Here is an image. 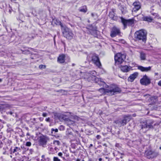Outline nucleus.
<instances>
[{"mask_svg":"<svg viewBox=\"0 0 161 161\" xmlns=\"http://www.w3.org/2000/svg\"><path fill=\"white\" fill-rule=\"evenodd\" d=\"M28 49H29L30 50H32L33 51H34V50L33 48H28Z\"/></svg>","mask_w":161,"mask_h":161,"instance_id":"obj_44","label":"nucleus"},{"mask_svg":"<svg viewBox=\"0 0 161 161\" xmlns=\"http://www.w3.org/2000/svg\"><path fill=\"white\" fill-rule=\"evenodd\" d=\"M103 146H105V147H107V145L106 143H104V144H103Z\"/></svg>","mask_w":161,"mask_h":161,"instance_id":"obj_49","label":"nucleus"},{"mask_svg":"<svg viewBox=\"0 0 161 161\" xmlns=\"http://www.w3.org/2000/svg\"><path fill=\"white\" fill-rule=\"evenodd\" d=\"M158 74V73H155V75H157Z\"/></svg>","mask_w":161,"mask_h":161,"instance_id":"obj_62","label":"nucleus"},{"mask_svg":"<svg viewBox=\"0 0 161 161\" xmlns=\"http://www.w3.org/2000/svg\"><path fill=\"white\" fill-rule=\"evenodd\" d=\"M16 0H11V1H16Z\"/></svg>","mask_w":161,"mask_h":161,"instance_id":"obj_58","label":"nucleus"},{"mask_svg":"<svg viewBox=\"0 0 161 161\" xmlns=\"http://www.w3.org/2000/svg\"><path fill=\"white\" fill-rule=\"evenodd\" d=\"M125 58V56L124 54L120 53H118L114 56V60L115 62L118 63V64L122 63Z\"/></svg>","mask_w":161,"mask_h":161,"instance_id":"obj_9","label":"nucleus"},{"mask_svg":"<svg viewBox=\"0 0 161 161\" xmlns=\"http://www.w3.org/2000/svg\"><path fill=\"white\" fill-rule=\"evenodd\" d=\"M46 121L48 122H50V119L49 118H47L45 119Z\"/></svg>","mask_w":161,"mask_h":161,"instance_id":"obj_41","label":"nucleus"},{"mask_svg":"<svg viewBox=\"0 0 161 161\" xmlns=\"http://www.w3.org/2000/svg\"><path fill=\"white\" fill-rule=\"evenodd\" d=\"M147 123V128L149 129H154L157 130V129L159 127V124L157 122L155 123L154 121L153 120H146Z\"/></svg>","mask_w":161,"mask_h":161,"instance_id":"obj_7","label":"nucleus"},{"mask_svg":"<svg viewBox=\"0 0 161 161\" xmlns=\"http://www.w3.org/2000/svg\"><path fill=\"white\" fill-rule=\"evenodd\" d=\"M79 10L80 12H82L84 13H86L87 11V9L86 6H84L80 8Z\"/></svg>","mask_w":161,"mask_h":161,"instance_id":"obj_24","label":"nucleus"},{"mask_svg":"<svg viewBox=\"0 0 161 161\" xmlns=\"http://www.w3.org/2000/svg\"><path fill=\"white\" fill-rule=\"evenodd\" d=\"M45 157V156L44 155H42V158H43Z\"/></svg>","mask_w":161,"mask_h":161,"instance_id":"obj_53","label":"nucleus"},{"mask_svg":"<svg viewBox=\"0 0 161 161\" xmlns=\"http://www.w3.org/2000/svg\"><path fill=\"white\" fill-rule=\"evenodd\" d=\"M55 23L57 25H60L61 28V29H62V26H65V25H64L58 19H56L55 20Z\"/></svg>","mask_w":161,"mask_h":161,"instance_id":"obj_25","label":"nucleus"},{"mask_svg":"<svg viewBox=\"0 0 161 161\" xmlns=\"http://www.w3.org/2000/svg\"><path fill=\"white\" fill-rule=\"evenodd\" d=\"M131 118L130 115L128 114L123 116V119L121 120H117L115 122L117 124L122 126L125 125L127 123L130 121Z\"/></svg>","mask_w":161,"mask_h":161,"instance_id":"obj_6","label":"nucleus"},{"mask_svg":"<svg viewBox=\"0 0 161 161\" xmlns=\"http://www.w3.org/2000/svg\"><path fill=\"white\" fill-rule=\"evenodd\" d=\"M63 91L62 90H58V91H57V92H61V91Z\"/></svg>","mask_w":161,"mask_h":161,"instance_id":"obj_52","label":"nucleus"},{"mask_svg":"<svg viewBox=\"0 0 161 161\" xmlns=\"http://www.w3.org/2000/svg\"><path fill=\"white\" fill-rule=\"evenodd\" d=\"M58 156H60L61 158H63V159H65L64 157H62V156L63 155V154H62V153H61V152L59 153H58Z\"/></svg>","mask_w":161,"mask_h":161,"instance_id":"obj_35","label":"nucleus"},{"mask_svg":"<svg viewBox=\"0 0 161 161\" xmlns=\"http://www.w3.org/2000/svg\"><path fill=\"white\" fill-rule=\"evenodd\" d=\"M138 75L137 72H135L133 74L131 75L128 77V81L130 82L133 81L135 79H136Z\"/></svg>","mask_w":161,"mask_h":161,"instance_id":"obj_19","label":"nucleus"},{"mask_svg":"<svg viewBox=\"0 0 161 161\" xmlns=\"http://www.w3.org/2000/svg\"><path fill=\"white\" fill-rule=\"evenodd\" d=\"M99 135H97V139H98V137H99Z\"/></svg>","mask_w":161,"mask_h":161,"instance_id":"obj_54","label":"nucleus"},{"mask_svg":"<svg viewBox=\"0 0 161 161\" xmlns=\"http://www.w3.org/2000/svg\"><path fill=\"white\" fill-rule=\"evenodd\" d=\"M65 55L64 54H61L58 57L57 61L58 62L62 64L65 62Z\"/></svg>","mask_w":161,"mask_h":161,"instance_id":"obj_20","label":"nucleus"},{"mask_svg":"<svg viewBox=\"0 0 161 161\" xmlns=\"http://www.w3.org/2000/svg\"><path fill=\"white\" fill-rule=\"evenodd\" d=\"M158 84L159 86H161V80L158 81Z\"/></svg>","mask_w":161,"mask_h":161,"instance_id":"obj_43","label":"nucleus"},{"mask_svg":"<svg viewBox=\"0 0 161 161\" xmlns=\"http://www.w3.org/2000/svg\"><path fill=\"white\" fill-rule=\"evenodd\" d=\"M134 7L132 9V12H136L139 10L141 8V5L140 3L139 2H135L133 4Z\"/></svg>","mask_w":161,"mask_h":161,"instance_id":"obj_12","label":"nucleus"},{"mask_svg":"<svg viewBox=\"0 0 161 161\" xmlns=\"http://www.w3.org/2000/svg\"><path fill=\"white\" fill-rule=\"evenodd\" d=\"M76 161H80V160L79 159H78L76 160Z\"/></svg>","mask_w":161,"mask_h":161,"instance_id":"obj_55","label":"nucleus"},{"mask_svg":"<svg viewBox=\"0 0 161 161\" xmlns=\"http://www.w3.org/2000/svg\"><path fill=\"white\" fill-rule=\"evenodd\" d=\"M105 158L106 159H108V160H109V158L108 157H105Z\"/></svg>","mask_w":161,"mask_h":161,"instance_id":"obj_47","label":"nucleus"},{"mask_svg":"<svg viewBox=\"0 0 161 161\" xmlns=\"http://www.w3.org/2000/svg\"><path fill=\"white\" fill-rule=\"evenodd\" d=\"M75 65V64L73 63L72 64V66H74Z\"/></svg>","mask_w":161,"mask_h":161,"instance_id":"obj_51","label":"nucleus"},{"mask_svg":"<svg viewBox=\"0 0 161 161\" xmlns=\"http://www.w3.org/2000/svg\"><path fill=\"white\" fill-rule=\"evenodd\" d=\"M106 94L109 95H113L121 92V90L117 86L112 85L107 89L103 88Z\"/></svg>","mask_w":161,"mask_h":161,"instance_id":"obj_2","label":"nucleus"},{"mask_svg":"<svg viewBox=\"0 0 161 161\" xmlns=\"http://www.w3.org/2000/svg\"><path fill=\"white\" fill-rule=\"evenodd\" d=\"M121 32L119 28L114 26L110 30V36L112 37H114L117 36H120Z\"/></svg>","mask_w":161,"mask_h":161,"instance_id":"obj_8","label":"nucleus"},{"mask_svg":"<svg viewBox=\"0 0 161 161\" xmlns=\"http://www.w3.org/2000/svg\"><path fill=\"white\" fill-rule=\"evenodd\" d=\"M90 77L92 80L95 81V82H97L100 86L103 87L104 86L106 85L105 83L104 82L100 80H99V79L97 78L96 76L92 75L90 76Z\"/></svg>","mask_w":161,"mask_h":161,"instance_id":"obj_14","label":"nucleus"},{"mask_svg":"<svg viewBox=\"0 0 161 161\" xmlns=\"http://www.w3.org/2000/svg\"><path fill=\"white\" fill-rule=\"evenodd\" d=\"M120 68L121 71L124 72H128L133 69L131 66L126 65L121 66Z\"/></svg>","mask_w":161,"mask_h":161,"instance_id":"obj_15","label":"nucleus"},{"mask_svg":"<svg viewBox=\"0 0 161 161\" xmlns=\"http://www.w3.org/2000/svg\"><path fill=\"white\" fill-rule=\"evenodd\" d=\"M115 10L113 9L112 11L110 12L109 13V16L111 19L114 20H116L117 19V17L115 13Z\"/></svg>","mask_w":161,"mask_h":161,"instance_id":"obj_18","label":"nucleus"},{"mask_svg":"<svg viewBox=\"0 0 161 161\" xmlns=\"http://www.w3.org/2000/svg\"><path fill=\"white\" fill-rule=\"evenodd\" d=\"M67 121L69 125L73 124H74V122L70 119H68Z\"/></svg>","mask_w":161,"mask_h":161,"instance_id":"obj_32","label":"nucleus"},{"mask_svg":"<svg viewBox=\"0 0 161 161\" xmlns=\"http://www.w3.org/2000/svg\"><path fill=\"white\" fill-rule=\"evenodd\" d=\"M158 98V97L157 96H153V97H152V99H154L155 100H156Z\"/></svg>","mask_w":161,"mask_h":161,"instance_id":"obj_40","label":"nucleus"},{"mask_svg":"<svg viewBox=\"0 0 161 161\" xmlns=\"http://www.w3.org/2000/svg\"><path fill=\"white\" fill-rule=\"evenodd\" d=\"M91 16H92V17H94V14L93 13H92L91 14Z\"/></svg>","mask_w":161,"mask_h":161,"instance_id":"obj_46","label":"nucleus"},{"mask_svg":"<svg viewBox=\"0 0 161 161\" xmlns=\"http://www.w3.org/2000/svg\"><path fill=\"white\" fill-rule=\"evenodd\" d=\"M54 161H60V159L58 158V157H54L53 158Z\"/></svg>","mask_w":161,"mask_h":161,"instance_id":"obj_36","label":"nucleus"},{"mask_svg":"<svg viewBox=\"0 0 161 161\" xmlns=\"http://www.w3.org/2000/svg\"><path fill=\"white\" fill-rule=\"evenodd\" d=\"M10 114H13L12 112H10Z\"/></svg>","mask_w":161,"mask_h":161,"instance_id":"obj_57","label":"nucleus"},{"mask_svg":"<svg viewBox=\"0 0 161 161\" xmlns=\"http://www.w3.org/2000/svg\"><path fill=\"white\" fill-rule=\"evenodd\" d=\"M31 143L30 142H26L25 145L26 146L30 147L31 145Z\"/></svg>","mask_w":161,"mask_h":161,"instance_id":"obj_33","label":"nucleus"},{"mask_svg":"<svg viewBox=\"0 0 161 161\" xmlns=\"http://www.w3.org/2000/svg\"><path fill=\"white\" fill-rule=\"evenodd\" d=\"M30 151V153L31 154H32L33 152V150L32 149H30L29 150Z\"/></svg>","mask_w":161,"mask_h":161,"instance_id":"obj_42","label":"nucleus"},{"mask_svg":"<svg viewBox=\"0 0 161 161\" xmlns=\"http://www.w3.org/2000/svg\"><path fill=\"white\" fill-rule=\"evenodd\" d=\"M86 28L89 30V31L90 32V34H92V32L90 31H92L93 32H94L95 34H96L97 35V32L96 31V26L95 25H89L88 27H86Z\"/></svg>","mask_w":161,"mask_h":161,"instance_id":"obj_17","label":"nucleus"},{"mask_svg":"<svg viewBox=\"0 0 161 161\" xmlns=\"http://www.w3.org/2000/svg\"><path fill=\"white\" fill-rule=\"evenodd\" d=\"M58 131V130L57 129H54L52 128L51 129V134L52 136H56L57 135V133Z\"/></svg>","mask_w":161,"mask_h":161,"instance_id":"obj_23","label":"nucleus"},{"mask_svg":"<svg viewBox=\"0 0 161 161\" xmlns=\"http://www.w3.org/2000/svg\"><path fill=\"white\" fill-rule=\"evenodd\" d=\"M132 115H133V117H135L136 116V114H133Z\"/></svg>","mask_w":161,"mask_h":161,"instance_id":"obj_45","label":"nucleus"},{"mask_svg":"<svg viewBox=\"0 0 161 161\" xmlns=\"http://www.w3.org/2000/svg\"><path fill=\"white\" fill-rule=\"evenodd\" d=\"M53 144L55 145H57L58 146H59L60 144V142L57 140H54L53 141Z\"/></svg>","mask_w":161,"mask_h":161,"instance_id":"obj_29","label":"nucleus"},{"mask_svg":"<svg viewBox=\"0 0 161 161\" xmlns=\"http://www.w3.org/2000/svg\"><path fill=\"white\" fill-rule=\"evenodd\" d=\"M59 129L60 130H63L64 129V127L63 125H61L59 127Z\"/></svg>","mask_w":161,"mask_h":161,"instance_id":"obj_38","label":"nucleus"},{"mask_svg":"<svg viewBox=\"0 0 161 161\" xmlns=\"http://www.w3.org/2000/svg\"><path fill=\"white\" fill-rule=\"evenodd\" d=\"M140 58L141 60H145L146 59V55L143 52L141 53Z\"/></svg>","mask_w":161,"mask_h":161,"instance_id":"obj_26","label":"nucleus"},{"mask_svg":"<svg viewBox=\"0 0 161 161\" xmlns=\"http://www.w3.org/2000/svg\"><path fill=\"white\" fill-rule=\"evenodd\" d=\"M5 108V106L4 105H0V111L3 110Z\"/></svg>","mask_w":161,"mask_h":161,"instance_id":"obj_34","label":"nucleus"},{"mask_svg":"<svg viewBox=\"0 0 161 161\" xmlns=\"http://www.w3.org/2000/svg\"><path fill=\"white\" fill-rule=\"evenodd\" d=\"M142 19L143 21L150 22H152L153 20V18L150 16H143Z\"/></svg>","mask_w":161,"mask_h":161,"instance_id":"obj_21","label":"nucleus"},{"mask_svg":"<svg viewBox=\"0 0 161 161\" xmlns=\"http://www.w3.org/2000/svg\"><path fill=\"white\" fill-rule=\"evenodd\" d=\"M49 138L47 136H40L39 140V142L40 144L41 145H45L47 144V143Z\"/></svg>","mask_w":161,"mask_h":161,"instance_id":"obj_13","label":"nucleus"},{"mask_svg":"<svg viewBox=\"0 0 161 161\" xmlns=\"http://www.w3.org/2000/svg\"><path fill=\"white\" fill-rule=\"evenodd\" d=\"M140 83L143 85L147 86L151 83V80L146 75H144L142 78L140 79Z\"/></svg>","mask_w":161,"mask_h":161,"instance_id":"obj_10","label":"nucleus"},{"mask_svg":"<svg viewBox=\"0 0 161 161\" xmlns=\"http://www.w3.org/2000/svg\"><path fill=\"white\" fill-rule=\"evenodd\" d=\"M39 68L40 69H45L46 68V66L44 65L41 64L39 66Z\"/></svg>","mask_w":161,"mask_h":161,"instance_id":"obj_31","label":"nucleus"},{"mask_svg":"<svg viewBox=\"0 0 161 161\" xmlns=\"http://www.w3.org/2000/svg\"><path fill=\"white\" fill-rule=\"evenodd\" d=\"M102 160V159L101 158H100L99 159V161H101Z\"/></svg>","mask_w":161,"mask_h":161,"instance_id":"obj_48","label":"nucleus"},{"mask_svg":"<svg viewBox=\"0 0 161 161\" xmlns=\"http://www.w3.org/2000/svg\"><path fill=\"white\" fill-rule=\"evenodd\" d=\"M140 127L141 128V130L143 129H147V123L146 121L144 122H141L140 125Z\"/></svg>","mask_w":161,"mask_h":161,"instance_id":"obj_22","label":"nucleus"},{"mask_svg":"<svg viewBox=\"0 0 161 161\" xmlns=\"http://www.w3.org/2000/svg\"><path fill=\"white\" fill-rule=\"evenodd\" d=\"M92 58V61L96 66L99 67L101 65L98 56L97 54H93Z\"/></svg>","mask_w":161,"mask_h":161,"instance_id":"obj_11","label":"nucleus"},{"mask_svg":"<svg viewBox=\"0 0 161 161\" xmlns=\"http://www.w3.org/2000/svg\"><path fill=\"white\" fill-rule=\"evenodd\" d=\"M57 115V114H55L54 115V116H55V117L56 116V115Z\"/></svg>","mask_w":161,"mask_h":161,"instance_id":"obj_61","label":"nucleus"},{"mask_svg":"<svg viewBox=\"0 0 161 161\" xmlns=\"http://www.w3.org/2000/svg\"><path fill=\"white\" fill-rule=\"evenodd\" d=\"M42 115L44 117H46L47 116V114L46 113H44L42 114Z\"/></svg>","mask_w":161,"mask_h":161,"instance_id":"obj_39","label":"nucleus"},{"mask_svg":"<svg viewBox=\"0 0 161 161\" xmlns=\"http://www.w3.org/2000/svg\"><path fill=\"white\" fill-rule=\"evenodd\" d=\"M147 32L146 31L141 30L136 31L135 33V38L136 41H140L144 43L147 40Z\"/></svg>","mask_w":161,"mask_h":161,"instance_id":"obj_1","label":"nucleus"},{"mask_svg":"<svg viewBox=\"0 0 161 161\" xmlns=\"http://www.w3.org/2000/svg\"><path fill=\"white\" fill-rule=\"evenodd\" d=\"M21 50L22 51V53L23 54H32V53L28 50Z\"/></svg>","mask_w":161,"mask_h":161,"instance_id":"obj_27","label":"nucleus"},{"mask_svg":"<svg viewBox=\"0 0 161 161\" xmlns=\"http://www.w3.org/2000/svg\"><path fill=\"white\" fill-rule=\"evenodd\" d=\"M120 158H123V157L122 156H121V157H120Z\"/></svg>","mask_w":161,"mask_h":161,"instance_id":"obj_63","label":"nucleus"},{"mask_svg":"<svg viewBox=\"0 0 161 161\" xmlns=\"http://www.w3.org/2000/svg\"><path fill=\"white\" fill-rule=\"evenodd\" d=\"M62 29L61 31L63 36L68 39L71 40L73 38L74 34L72 30L65 26H62Z\"/></svg>","mask_w":161,"mask_h":161,"instance_id":"obj_3","label":"nucleus"},{"mask_svg":"<svg viewBox=\"0 0 161 161\" xmlns=\"http://www.w3.org/2000/svg\"><path fill=\"white\" fill-rule=\"evenodd\" d=\"M120 5V4L119 5V9L121 10V11H122V12L123 13V11L124 10V8L122 6Z\"/></svg>","mask_w":161,"mask_h":161,"instance_id":"obj_30","label":"nucleus"},{"mask_svg":"<svg viewBox=\"0 0 161 161\" xmlns=\"http://www.w3.org/2000/svg\"><path fill=\"white\" fill-rule=\"evenodd\" d=\"M21 149L19 147H15L14 149L13 153L17 152L18 153L19 152H20Z\"/></svg>","mask_w":161,"mask_h":161,"instance_id":"obj_28","label":"nucleus"},{"mask_svg":"<svg viewBox=\"0 0 161 161\" xmlns=\"http://www.w3.org/2000/svg\"><path fill=\"white\" fill-rule=\"evenodd\" d=\"M69 134L71 135L72 134V133L70 132L69 133Z\"/></svg>","mask_w":161,"mask_h":161,"instance_id":"obj_56","label":"nucleus"},{"mask_svg":"<svg viewBox=\"0 0 161 161\" xmlns=\"http://www.w3.org/2000/svg\"><path fill=\"white\" fill-rule=\"evenodd\" d=\"M138 69L140 70L142 72H148L150 71L151 69V67L149 66L148 67H144L142 66H137Z\"/></svg>","mask_w":161,"mask_h":161,"instance_id":"obj_16","label":"nucleus"},{"mask_svg":"<svg viewBox=\"0 0 161 161\" xmlns=\"http://www.w3.org/2000/svg\"><path fill=\"white\" fill-rule=\"evenodd\" d=\"M133 65H135V63H133L132 64Z\"/></svg>","mask_w":161,"mask_h":161,"instance_id":"obj_59","label":"nucleus"},{"mask_svg":"<svg viewBox=\"0 0 161 161\" xmlns=\"http://www.w3.org/2000/svg\"><path fill=\"white\" fill-rule=\"evenodd\" d=\"M159 155L158 151L152 150H147L145 151V155L147 158L150 159L156 158Z\"/></svg>","mask_w":161,"mask_h":161,"instance_id":"obj_4","label":"nucleus"},{"mask_svg":"<svg viewBox=\"0 0 161 161\" xmlns=\"http://www.w3.org/2000/svg\"><path fill=\"white\" fill-rule=\"evenodd\" d=\"M2 138V136L1 135H0V138Z\"/></svg>","mask_w":161,"mask_h":161,"instance_id":"obj_60","label":"nucleus"},{"mask_svg":"<svg viewBox=\"0 0 161 161\" xmlns=\"http://www.w3.org/2000/svg\"><path fill=\"white\" fill-rule=\"evenodd\" d=\"M92 146H93V145L92 144H91L90 145L89 147H92Z\"/></svg>","mask_w":161,"mask_h":161,"instance_id":"obj_50","label":"nucleus"},{"mask_svg":"<svg viewBox=\"0 0 161 161\" xmlns=\"http://www.w3.org/2000/svg\"><path fill=\"white\" fill-rule=\"evenodd\" d=\"M121 22L124 25V29L127 27V26H133L134 25V19H125L123 17H121Z\"/></svg>","mask_w":161,"mask_h":161,"instance_id":"obj_5","label":"nucleus"},{"mask_svg":"<svg viewBox=\"0 0 161 161\" xmlns=\"http://www.w3.org/2000/svg\"><path fill=\"white\" fill-rule=\"evenodd\" d=\"M159 149H160L161 150V147H160Z\"/></svg>","mask_w":161,"mask_h":161,"instance_id":"obj_64","label":"nucleus"},{"mask_svg":"<svg viewBox=\"0 0 161 161\" xmlns=\"http://www.w3.org/2000/svg\"><path fill=\"white\" fill-rule=\"evenodd\" d=\"M21 147L22 149L23 150H28V148H27L26 147H25L24 146H21Z\"/></svg>","mask_w":161,"mask_h":161,"instance_id":"obj_37","label":"nucleus"}]
</instances>
